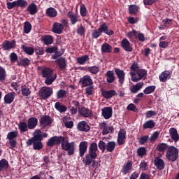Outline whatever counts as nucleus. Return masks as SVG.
I'll list each match as a JSON object with an SVG mask.
<instances>
[{"label": "nucleus", "instance_id": "58", "mask_svg": "<svg viewBox=\"0 0 179 179\" xmlns=\"http://www.w3.org/2000/svg\"><path fill=\"white\" fill-rule=\"evenodd\" d=\"M80 15L83 17H85L87 16V8H86V6H85V4H83V5L80 6Z\"/></svg>", "mask_w": 179, "mask_h": 179}, {"label": "nucleus", "instance_id": "13", "mask_svg": "<svg viewBox=\"0 0 179 179\" xmlns=\"http://www.w3.org/2000/svg\"><path fill=\"white\" fill-rule=\"evenodd\" d=\"M38 69L39 71H41V76L42 78H48L49 76H52V69H51L50 68L48 67H41V66H38Z\"/></svg>", "mask_w": 179, "mask_h": 179}, {"label": "nucleus", "instance_id": "2", "mask_svg": "<svg viewBox=\"0 0 179 179\" xmlns=\"http://www.w3.org/2000/svg\"><path fill=\"white\" fill-rule=\"evenodd\" d=\"M97 150H99L97 143H92L90 145L88 153L83 159V163L85 166L92 164L91 166L92 169H96V167H97L99 162L94 160L97 158Z\"/></svg>", "mask_w": 179, "mask_h": 179}, {"label": "nucleus", "instance_id": "18", "mask_svg": "<svg viewBox=\"0 0 179 179\" xmlns=\"http://www.w3.org/2000/svg\"><path fill=\"white\" fill-rule=\"evenodd\" d=\"M154 164L155 167L157 169V170H164V167H166L164 160H163L159 157H157L154 160Z\"/></svg>", "mask_w": 179, "mask_h": 179}, {"label": "nucleus", "instance_id": "31", "mask_svg": "<svg viewBox=\"0 0 179 179\" xmlns=\"http://www.w3.org/2000/svg\"><path fill=\"white\" fill-rule=\"evenodd\" d=\"M169 134L171 135V139L174 141V142H178L179 141V135L178 133L177 132V129L174 127L171 128L169 130Z\"/></svg>", "mask_w": 179, "mask_h": 179}, {"label": "nucleus", "instance_id": "42", "mask_svg": "<svg viewBox=\"0 0 179 179\" xmlns=\"http://www.w3.org/2000/svg\"><path fill=\"white\" fill-rule=\"evenodd\" d=\"M9 167V162L6 159H2L0 160V171L3 170H8Z\"/></svg>", "mask_w": 179, "mask_h": 179}, {"label": "nucleus", "instance_id": "4", "mask_svg": "<svg viewBox=\"0 0 179 179\" xmlns=\"http://www.w3.org/2000/svg\"><path fill=\"white\" fill-rule=\"evenodd\" d=\"M166 157L169 162H176L178 159V149L175 146H169L166 150Z\"/></svg>", "mask_w": 179, "mask_h": 179}, {"label": "nucleus", "instance_id": "33", "mask_svg": "<svg viewBox=\"0 0 179 179\" xmlns=\"http://www.w3.org/2000/svg\"><path fill=\"white\" fill-rule=\"evenodd\" d=\"M46 15L49 17H57L58 15V11L52 7H50L46 10Z\"/></svg>", "mask_w": 179, "mask_h": 179}, {"label": "nucleus", "instance_id": "14", "mask_svg": "<svg viewBox=\"0 0 179 179\" xmlns=\"http://www.w3.org/2000/svg\"><path fill=\"white\" fill-rule=\"evenodd\" d=\"M171 73H173V72L170 70H166L163 71L159 76V79L160 82H167V80L171 78Z\"/></svg>", "mask_w": 179, "mask_h": 179}, {"label": "nucleus", "instance_id": "34", "mask_svg": "<svg viewBox=\"0 0 179 179\" xmlns=\"http://www.w3.org/2000/svg\"><path fill=\"white\" fill-rule=\"evenodd\" d=\"M21 94L22 96L27 97L31 94V90L27 85H24L21 86Z\"/></svg>", "mask_w": 179, "mask_h": 179}, {"label": "nucleus", "instance_id": "50", "mask_svg": "<svg viewBox=\"0 0 179 179\" xmlns=\"http://www.w3.org/2000/svg\"><path fill=\"white\" fill-rule=\"evenodd\" d=\"M137 36L138 31L136 30H133L127 34V36L131 41H135V38H136Z\"/></svg>", "mask_w": 179, "mask_h": 179}, {"label": "nucleus", "instance_id": "46", "mask_svg": "<svg viewBox=\"0 0 179 179\" xmlns=\"http://www.w3.org/2000/svg\"><path fill=\"white\" fill-rule=\"evenodd\" d=\"M18 128L21 132H27L29 131V126L26 122H20Z\"/></svg>", "mask_w": 179, "mask_h": 179}, {"label": "nucleus", "instance_id": "1", "mask_svg": "<svg viewBox=\"0 0 179 179\" xmlns=\"http://www.w3.org/2000/svg\"><path fill=\"white\" fill-rule=\"evenodd\" d=\"M62 144V150L67 152L69 156L75 155V142L69 143V138L65 136H55L51 137L47 142L48 148H54V146H59Z\"/></svg>", "mask_w": 179, "mask_h": 179}, {"label": "nucleus", "instance_id": "47", "mask_svg": "<svg viewBox=\"0 0 179 179\" xmlns=\"http://www.w3.org/2000/svg\"><path fill=\"white\" fill-rule=\"evenodd\" d=\"M146 153H148V150L145 147H140L137 149V155L138 157H143L146 156Z\"/></svg>", "mask_w": 179, "mask_h": 179}, {"label": "nucleus", "instance_id": "61", "mask_svg": "<svg viewBox=\"0 0 179 179\" xmlns=\"http://www.w3.org/2000/svg\"><path fill=\"white\" fill-rule=\"evenodd\" d=\"M85 33H86V29L85 27L80 25L78 29H77V34L79 36H85Z\"/></svg>", "mask_w": 179, "mask_h": 179}, {"label": "nucleus", "instance_id": "57", "mask_svg": "<svg viewBox=\"0 0 179 179\" xmlns=\"http://www.w3.org/2000/svg\"><path fill=\"white\" fill-rule=\"evenodd\" d=\"M15 138H17V131H14L8 133L7 139L8 141L15 140Z\"/></svg>", "mask_w": 179, "mask_h": 179}, {"label": "nucleus", "instance_id": "49", "mask_svg": "<svg viewBox=\"0 0 179 179\" xmlns=\"http://www.w3.org/2000/svg\"><path fill=\"white\" fill-rule=\"evenodd\" d=\"M46 79L45 80V85H52V83L57 79V74H53L49 77H45Z\"/></svg>", "mask_w": 179, "mask_h": 179}, {"label": "nucleus", "instance_id": "43", "mask_svg": "<svg viewBox=\"0 0 179 179\" xmlns=\"http://www.w3.org/2000/svg\"><path fill=\"white\" fill-rule=\"evenodd\" d=\"M90 58H89V55H85L84 56L80 57L77 58V62L79 65H85L87 61H89Z\"/></svg>", "mask_w": 179, "mask_h": 179}, {"label": "nucleus", "instance_id": "10", "mask_svg": "<svg viewBox=\"0 0 179 179\" xmlns=\"http://www.w3.org/2000/svg\"><path fill=\"white\" fill-rule=\"evenodd\" d=\"M98 29L101 34H103V33L107 34V36H113L114 34V31L108 29V25H107V23L106 22H103Z\"/></svg>", "mask_w": 179, "mask_h": 179}, {"label": "nucleus", "instance_id": "51", "mask_svg": "<svg viewBox=\"0 0 179 179\" xmlns=\"http://www.w3.org/2000/svg\"><path fill=\"white\" fill-rule=\"evenodd\" d=\"M57 99L58 100L66 97V92L65 90H59L56 94Z\"/></svg>", "mask_w": 179, "mask_h": 179}, {"label": "nucleus", "instance_id": "12", "mask_svg": "<svg viewBox=\"0 0 179 179\" xmlns=\"http://www.w3.org/2000/svg\"><path fill=\"white\" fill-rule=\"evenodd\" d=\"M101 95L104 99H106L107 100H108L110 99H113L114 96H117V92L114 90H102Z\"/></svg>", "mask_w": 179, "mask_h": 179}, {"label": "nucleus", "instance_id": "63", "mask_svg": "<svg viewBox=\"0 0 179 179\" xmlns=\"http://www.w3.org/2000/svg\"><path fill=\"white\" fill-rule=\"evenodd\" d=\"M136 38L138 40V41H141V43H143L146 41V38H145V34L139 31L137 32Z\"/></svg>", "mask_w": 179, "mask_h": 179}, {"label": "nucleus", "instance_id": "11", "mask_svg": "<svg viewBox=\"0 0 179 179\" xmlns=\"http://www.w3.org/2000/svg\"><path fill=\"white\" fill-rule=\"evenodd\" d=\"M125 139H127V131L124 129H120L117 136V145L122 146L125 143Z\"/></svg>", "mask_w": 179, "mask_h": 179}, {"label": "nucleus", "instance_id": "24", "mask_svg": "<svg viewBox=\"0 0 179 179\" xmlns=\"http://www.w3.org/2000/svg\"><path fill=\"white\" fill-rule=\"evenodd\" d=\"M73 106H70L69 108H70V113L72 114V115H76V114H78V108H80V103L78 102V101H72Z\"/></svg>", "mask_w": 179, "mask_h": 179}, {"label": "nucleus", "instance_id": "56", "mask_svg": "<svg viewBox=\"0 0 179 179\" xmlns=\"http://www.w3.org/2000/svg\"><path fill=\"white\" fill-rule=\"evenodd\" d=\"M17 7L18 8H26L27 5H29V3H27V1L26 0H17Z\"/></svg>", "mask_w": 179, "mask_h": 179}, {"label": "nucleus", "instance_id": "37", "mask_svg": "<svg viewBox=\"0 0 179 179\" xmlns=\"http://www.w3.org/2000/svg\"><path fill=\"white\" fill-rule=\"evenodd\" d=\"M41 40L45 45H50L54 43V38L50 35L42 36Z\"/></svg>", "mask_w": 179, "mask_h": 179}, {"label": "nucleus", "instance_id": "6", "mask_svg": "<svg viewBox=\"0 0 179 179\" xmlns=\"http://www.w3.org/2000/svg\"><path fill=\"white\" fill-rule=\"evenodd\" d=\"M54 94V90L50 87H43L39 91V97L42 99V100H47V99H50L51 96Z\"/></svg>", "mask_w": 179, "mask_h": 179}, {"label": "nucleus", "instance_id": "9", "mask_svg": "<svg viewBox=\"0 0 179 179\" xmlns=\"http://www.w3.org/2000/svg\"><path fill=\"white\" fill-rule=\"evenodd\" d=\"M79 83L82 84L83 87H87L93 85V80L90 76L85 75L80 79Z\"/></svg>", "mask_w": 179, "mask_h": 179}, {"label": "nucleus", "instance_id": "20", "mask_svg": "<svg viewBox=\"0 0 179 179\" xmlns=\"http://www.w3.org/2000/svg\"><path fill=\"white\" fill-rule=\"evenodd\" d=\"M87 152V141H82L79 144V156L83 157L85 153Z\"/></svg>", "mask_w": 179, "mask_h": 179}, {"label": "nucleus", "instance_id": "30", "mask_svg": "<svg viewBox=\"0 0 179 179\" xmlns=\"http://www.w3.org/2000/svg\"><path fill=\"white\" fill-rule=\"evenodd\" d=\"M142 87H143V82H139L136 85L131 86L130 91L134 94H136V93H138V92H139Z\"/></svg>", "mask_w": 179, "mask_h": 179}, {"label": "nucleus", "instance_id": "44", "mask_svg": "<svg viewBox=\"0 0 179 179\" xmlns=\"http://www.w3.org/2000/svg\"><path fill=\"white\" fill-rule=\"evenodd\" d=\"M139 12V6L137 5H130L129 6V13L130 15H136Z\"/></svg>", "mask_w": 179, "mask_h": 179}, {"label": "nucleus", "instance_id": "7", "mask_svg": "<svg viewBox=\"0 0 179 179\" xmlns=\"http://www.w3.org/2000/svg\"><path fill=\"white\" fill-rule=\"evenodd\" d=\"M39 123L41 127H48L52 124V119L50 115H41V119L39 120Z\"/></svg>", "mask_w": 179, "mask_h": 179}, {"label": "nucleus", "instance_id": "55", "mask_svg": "<svg viewBox=\"0 0 179 179\" xmlns=\"http://www.w3.org/2000/svg\"><path fill=\"white\" fill-rule=\"evenodd\" d=\"M101 32L99 31V29H93L92 31V38L94 39L99 38V37H101Z\"/></svg>", "mask_w": 179, "mask_h": 179}, {"label": "nucleus", "instance_id": "22", "mask_svg": "<svg viewBox=\"0 0 179 179\" xmlns=\"http://www.w3.org/2000/svg\"><path fill=\"white\" fill-rule=\"evenodd\" d=\"M121 47L123 48L124 51H127V52H132V46L131 45V43H129V41H128V39H122L121 42Z\"/></svg>", "mask_w": 179, "mask_h": 179}, {"label": "nucleus", "instance_id": "17", "mask_svg": "<svg viewBox=\"0 0 179 179\" xmlns=\"http://www.w3.org/2000/svg\"><path fill=\"white\" fill-rule=\"evenodd\" d=\"M77 129L78 131H81L83 132H89V131H90V126L87 124L86 121H81L78 122Z\"/></svg>", "mask_w": 179, "mask_h": 179}, {"label": "nucleus", "instance_id": "29", "mask_svg": "<svg viewBox=\"0 0 179 179\" xmlns=\"http://www.w3.org/2000/svg\"><path fill=\"white\" fill-rule=\"evenodd\" d=\"M27 12L29 15H36L38 12V8H37V5L36 3H31L29 4L27 8Z\"/></svg>", "mask_w": 179, "mask_h": 179}, {"label": "nucleus", "instance_id": "35", "mask_svg": "<svg viewBox=\"0 0 179 179\" xmlns=\"http://www.w3.org/2000/svg\"><path fill=\"white\" fill-rule=\"evenodd\" d=\"M79 113L80 115H83V117H85V118H87L92 115V111H90L89 108H79Z\"/></svg>", "mask_w": 179, "mask_h": 179}, {"label": "nucleus", "instance_id": "5", "mask_svg": "<svg viewBox=\"0 0 179 179\" xmlns=\"http://www.w3.org/2000/svg\"><path fill=\"white\" fill-rule=\"evenodd\" d=\"M130 75L131 76L132 82H139L143 78H146L148 76V71L145 69H138L136 72L131 71Z\"/></svg>", "mask_w": 179, "mask_h": 179}, {"label": "nucleus", "instance_id": "38", "mask_svg": "<svg viewBox=\"0 0 179 179\" xmlns=\"http://www.w3.org/2000/svg\"><path fill=\"white\" fill-rule=\"evenodd\" d=\"M55 108L59 111V113H65L68 108L65 106V105H62L60 102H56L55 104Z\"/></svg>", "mask_w": 179, "mask_h": 179}, {"label": "nucleus", "instance_id": "53", "mask_svg": "<svg viewBox=\"0 0 179 179\" xmlns=\"http://www.w3.org/2000/svg\"><path fill=\"white\" fill-rule=\"evenodd\" d=\"M5 79H6V71L0 66V82L5 81Z\"/></svg>", "mask_w": 179, "mask_h": 179}, {"label": "nucleus", "instance_id": "54", "mask_svg": "<svg viewBox=\"0 0 179 179\" xmlns=\"http://www.w3.org/2000/svg\"><path fill=\"white\" fill-rule=\"evenodd\" d=\"M155 90H156V86H155V85H151V86L147 87L143 90V93H144L145 94H150V93H153V92H155Z\"/></svg>", "mask_w": 179, "mask_h": 179}, {"label": "nucleus", "instance_id": "21", "mask_svg": "<svg viewBox=\"0 0 179 179\" xmlns=\"http://www.w3.org/2000/svg\"><path fill=\"white\" fill-rule=\"evenodd\" d=\"M67 17H69L72 26H75V24L79 22V15L76 13H73L70 11L68 13Z\"/></svg>", "mask_w": 179, "mask_h": 179}, {"label": "nucleus", "instance_id": "41", "mask_svg": "<svg viewBox=\"0 0 179 179\" xmlns=\"http://www.w3.org/2000/svg\"><path fill=\"white\" fill-rule=\"evenodd\" d=\"M21 48L23 50L24 53L27 54L28 55H33V54H34V48H33V47H29L22 45Z\"/></svg>", "mask_w": 179, "mask_h": 179}, {"label": "nucleus", "instance_id": "59", "mask_svg": "<svg viewBox=\"0 0 179 179\" xmlns=\"http://www.w3.org/2000/svg\"><path fill=\"white\" fill-rule=\"evenodd\" d=\"M114 131V127L106 126V129L102 131V135H108V134H113Z\"/></svg>", "mask_w": 179, "mask_h": 179}, {"label": "nucleus", "instance_id": "28", "mask_svg": "<svg viewBox=\"0 0 179 179\" xmlns=\"http://www.w3.org/2000/svg\"><path fill=\"white\" fill-rule=\"evenodd\" d=\"M130 170H132V162L128 161L126 164H124L122 169V173H123V174L126 176V174H128V173H129Z\"/></svg>", "mask_w": 179, "mask_h": 179}, {"label": "nucleus", "instance_id": "64", "mask_svg": "<svg viewBox=\"0 0 179 179\" xmlns=\"http://www.w3.org/2000/svg\"><path fill=\"white\" fill-rule=\"evenodd\" d=\"M34 51L36 55H43L44 54V48L37 46L35 48Z\"/></svg>", "mask_w": 179, "mask_h": 179}, {"label": "nucleus", "instance_id": "45", "mask_svg": "<svg viewBox=\"0 0 179 179\" xmlns=\"http://www.w3.org/2000/svg\"><path fill=\"white\" fill-rule=\"evenodd\" d=\"M115 141H109L106 143V150L109 152H114L115 149Z\"/></svg>", "mask_w": 179, "mask_h": 179}, {"label": "nucleus", "instance_id": "15", "mask_svg": "<svg viewBox=\"0 0 179 179\" xmlns=\"http://www.w3.org/2000/svg\"><path fill=\"white\" fill-rule=\"evenodd\" d=\"M52 31L56 34H62V31H64V24L59 22H55L52 25Z\"/></svg>", "mask_w": 179, "mask_h": 179}, {"label": "nucleus", "instance_id": "8", "mask_svg": "<svg viewBox=\"0 0 179 179\" xmlns=\"http://www.w3.org/2000/svg\"><path fill=\"white\" fill-rule=\"evenodd\" d=\"M16 47V41L12 40L9 41L8 40L4 41L1 44V48L4 51H9V50H12V48H15Z\"/></svg>", "mask_w": 179, "mask_h": 179}, {"label": "nucleus", "instance_id": "40", "mask_svg": "<svg viewBox=\"0 0 179 179\" xmlns=\"http://www.w3.org/2000/svg\"><path fill=\"white\" fill-rule=\"evenodd\" d=\"M169 148H170V146H169V145H167V143H161L157 145V150L158 152H166V150H169Z\"/></svg>", "mask_w": 179, "mask_h": 179}, {"label": "nucleus", "instance_id": "16", "mask_svg": "<svg viewBox=\"0 0 179 179\" xmlns=\"http://www.w3.org/2000/svg\"><path fill=\"white\" fill-rule=\"evenodd\" d=\"M115 73L119 79V83L124 85V82L125 81V72L120 69H115Z\"/></svg>", "mask_w": 179, "mask_h": 179}, {"label": "nucleus", "instance_id": "52", "mask_svg": "<svg viewBox=\"0 0 179 179\" xmlns=\"http://www.w3.org/2000/svg\"><path fill=\"white\" fill-rule=\"evenodd\" d=\"M30 31H31V24L27 21L24 24V33L29 34Z\"/></svg>", "mask_w": 179, "mask_h": 179}, {"label": "nucleus", "instance_id": "39", "mask_svg": "<svg viewBox=\"0 0 179 179\" xmlns=\"http://www.w3.org/2000/svg\"><path fill=\"white\" fill-rule=\"evenodd\" d=\"M17 65L18 66H24L26 68V66H29V65H30V59L27 57L21 59L17 62Z\"/></svg>", "mask_w": 179, "mask_h": 179}, {"label": "nucleus", "instance_id": "26", "mask_svg": "<svg viewBox=\"0 0 179 179\" xmlns=\"http://www.w3.org/2000/svg\"><path fill=\"white\" fill-rule=\"evenodd\" d=\"M16 93L15 92H9L4 96V103L6 104H10L13 100H15V96Z\"/></svg>", "mask_w": 179, "mask_h": 179}, {"label": "nucleus", "instance_id": "32", "mask_svg": "<svg viewBox=\"0 0 179 179\" xmlns=\"http://www.w3.org/2000/svg\"><path fill=\"white\" fill-rule=\"evenodd\" d=\"M105 76L107 78L106 81L108 83H114V81L115 80V76H114L113 71H108Z\"/></svg>", "mask_w": 179, "mask_h": 179}, {"label": "nucleus", "instance_id": "36", "mask_svg": "<svg viewBox=\"0 0 179 179\" xmlns=\"http://www.w3.org/2000/svg\"><path fill=\"white\" fill-rule=\"evenodd\" d=\"M155 127H156V123L152 120H148L143 124V129H152Z\"/></svg>", "mask_w": 179, "mask_h": 179}, {"label": "nucleus", "instance_id": "60", "mask_svg": "<svg viewBox=\"0 0 179 179\" xmlns=\"http://www.w3.org/2000/svg\"><path fill=\"white\" fill-rule=\"evenodd\" d=\"M107 143L103 141H100L98 144V147L100 149V150L102 152V153H104L106 152Z\"/></svg>", "mask_w": 179, "mask_h": 179}, {"label": "nucleus", "instance_id": "19", "mask_svg": "<svg viewBox=\"0 0 179 179\" xmlns=\"http://www.w3.org/2000/svg\"><path fill=\"white\" fill-rule=\"evenodd\" d=\"M102 116L105 120H110L113 117V108L105 107L102 109Z\"/></svg>", "mask_w": 179, "mask_h": 179}, {"label": "nucleus", "instance_id": "27", "mask_svg": "<svg viewBox=\"0 0 179 179\" xmlns=\"http://www.w3.org/2000/svg\"><path fill=\"white\" fill-rule=\"evenodd\" d=\"M101 51L102 54H110V52L113 51V46L107 43H105L102 44Z\"/></svg>", "mask_w": 179, "mask_h": 179}, {"label": "nucleus", "instance_id": "23", "mask_svg": "<svg viewBox=\"0 0 179 179\" xmlns=\"http://www.w3.org/2000/svg\"><path fill=\"white\" fill-rule=\"evenodd\" d=\"M55 62L58 65L60 71H64L66 69V60L64 57L57 58Z\"/></svg>", "mask_w": 179, "mask_h": 179}, {"label": "nucleus", "instance_id": "25", "mask_svg": "<svg viewBox=\"0 0 179 179\" xmlns=\"http://www.w3.org/2000/svg\"><path fill=\"white\" fill-rule=\"evenodd\" d=\"M38 123V119L37 117H29L27 121V125L29 129H34L36 127H37V124Z\"/></svg>", "mask_w": 179, "mask_h": 179}, {"label": "nucleus", "instance_id": "3", "mask_svg": "<svg viewBox=\"0 0 179 179\" xmlns=\"http://www.w3.org/2000/svg\"><path fill=\"white\" fill-rule=\"evenodd\" d=\"M42 140L43 134H36L27 141V146H31L33 145L34 150H41L44 148L43 142H41Z\"/></svg>", "mask_w": 179, "mask_h": 179}, {"label": "nucleus", "instance_id": "62", "mask_svg": "<svg viewBox=\"0 0 179 179\" xmlns=\"http://www.w3.org/2000/svg\"><path fill=\"white\" fill-rule=\"evenodd\" d=\"M157 115V113L155 110H148L145 113L146 118H152V117H156Z\"/></svg>", "mask_w": 179, "mask_h": 179}, {"label": "nucleus", "instance_id": "48", "mask_svg": "<svg viewBox=\"0 0 179 179\" xmlns=\"http://www.w3.org/2000/svg\"><path fill=\"white\" fill-rule=\"evenodd\" d=\"M87 71L92 75H97V73L100 72V67L96 66H90L88 67Z\"/></svg>", "mask_w": 179, "mask_h": 179}]
</instances>
